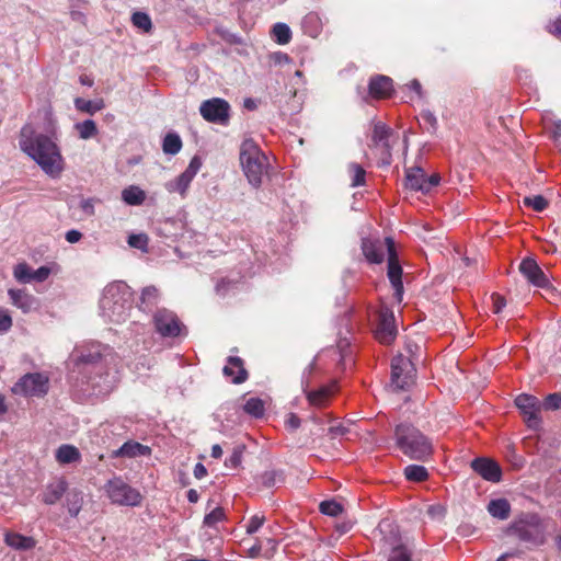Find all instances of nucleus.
Here are the masks:
<instances>
[{"mask_svg": "<svg viewBox=\"0 0 561 561\" xmlns=\"http://www.w3.org/2000/svg\"><path fill=\"white\" fill-rule=\"evenodd\" d=\"M19 147L50 178L64 171V158L58 146L45 134L37 133L30 124L20 130Z\"/></svg>", "mask_w": 561, "mask_h": 561, "instance_id": "f257e3e1", "label": "nucleus"}, {"mask_svg": "<svg viewBox=\"0 0 561 561\" xmlns=\"http://www.w3.org/2000/svg\"><path fill=\"white\" fill-rule=\"evenodd\" d=\"M131 310V291L127 284L116 282L107 285L100 299V314L111 323L125 322Z\"/></svg>", "mask_w": 561, "mask_h": 561, "instance_id": "f03ea898", "label": "nucleus"}, {"mask_svg": "<svg viewBox=\"0 0 561 561\" xmlns=\"http://www.w3.org/2000/svg\"><path fill=\"white\" fill-rule=\"evenodd\" d=\"M394 439L397 447L410 459L426 461L433 454L432 440L412 424L397 425Z\"/></svg>", "mask_w": 561, "mask_h": 561, "instance_id": "7ed1b4c3", "label": "nucleus"}, {"mask_svg": "<svg viewBox=\"0 0 561 561\" xmlns=\"http://www.w3.org/2000/svg\"><path fill=\"white\" fill-rule=\"evenodd\" d=\"M240 163L249 184L259 188L267 171V157L253 139H245L240 147Z\"/></svg>", "mask_w": 561, "mask_h": 561, "instance_id": "20e7f679", "label": "nucleus"}, {"mask_svg": "<svg viewBox=\"0 0 561 561\" xmlns=\"http://www.w3.org/2000/svg\"><path fill=\"white\" fill-rule=\"evenodd\" d=\"M506 534L533 546H541L546 539L541 518L534 513H522L510 524Z\"/></svg>", "mask_w": 561, "mask_h": 561, "instance_id": "39448f33", "label": "nucleus"}, {"mask_svg": "<svg viewBox=\"0 0 561 561\" xmlns=\"http://www.w3.org/2000/svg\"><path fill=\"white\" fill-rule=\"evenodd\" d=\"M111 348L101 343L92 342L80 348H76V365L80 367L82 373L93 371L98 376L104 373V358L110 354Z\"/></svg>", "mask_w": 561, "mask_h": 561, "instance_id": "423d86ee", "label": "nucleus"}, {"mask_svg": "<svg viewBox=\"0 0 561 561\" xmlns=\"http://www.w3.org/2000/svg\"><path fill=\"white\" fill-rule=\"evenodd\" d=\"M154 331L163 339L187 336V328L178 314L169 309H158L152 317Z\"/></svg>", "mask_w": 561, "mask_h": 561, "instance_id": "0eeeda50", "label": "nucleus"}, {"mask_svg": "<svg viewBox=\"0 0 561 561\" xmlns=\"http://www.w3.org/2000/svg\"><path fill=\"white\" fill-rule=\"evenodd\" d=\"M104 490L112 503L122 506H138L142 501V496L138 490L130 486L121 477L110 479Z\"/></svg>", "mask_w": 561, "mask_h": 561, "instance_id": "6e6552de", "label": "nucleus"}, {"mask_svg": "<svg viewBox=\"0 0 561 561\" xmlns=\"http://www.w3.org/2000/svg\"><path fill=\"white\" fill-rule=\"evenodd\" d=\"M48 391V378L39 373H30L21 377L12 387L14 394L43 397Z\"/></svg>", "mask_w": 561, "mask_h": 561, "instance_id": "1a4fd4ad", "label": "nucleus"}, {"mask_svg": "<svg viewBox=\"0 0 561 561\" xmlns=\"http://www.w3.org/2000/svg\"><path fill=\"white\" fill-rule=\"evenodd\" d=\"M230 112V104L221 98L205 100L199 106V113L206 122L222 126H227L229 124Z\"/></svg>", "mask_w": 561, "mask_h": 561, "instance_id": "9d476101", "label": "nucleus"}, {"mask_svg": "<svg viewBox=\"0 0 561 561\" xmlns=\"http://www.w3.org/2000/svg\"><path fill=\"white\" fill-rule=\"evenodd\" d=\"M415 368L413 363L399 354L391 360V383L399 390H404L413 383Z\"/></svg>", "mask_w": 561, "mask_h": 561, "instance_id": "9b49d317", "label": "nucleus"}, {"mask_svg": "<svg viewBox=\"0 0 561 561\" xmlns=\"http://www.w3.org/2000/svg\"><path fill=\"white\" fill-rule=\"evenodd\" d=\"M387 253H388V278L394 289V297L397 301H401L403 297V283H402V267L394 248V242L391 238H386Z\"/></svg>", "mask_w": 561, "mask_h": 561, "instance_id": "f8f14e48", "label": "nucleus"}, {"mask_svg": "<svg viewBox=\"0 0 561 561\" xmlns=\"http://www.w3.org/2000/svg\"><path fill=\"white\" fill-rule=\"evenodd\" d=\"M515 404L523 414L527 426L534 430L539 428L541 424L540 411L543 403L535 396L522 393L516 397Z\"/></svg>", "mask_w": 561, "mask_h": 561, "instance_id": "ddd939ff", "label": "nucleus"}, {"mask_svg": "<svg viewBox=\"0 0 561 561\" xmlns=\"http://www.w3.org/2000/svg\"><path fill=\"white\" fill-rule=\"evenodd\" d=\"M470 466L476 473L489 482L497 483L502 479V469L500 465L491 458H474Z\"/></svg>", "mask_w": 561, "mask_h": 561, "instance_id": "4468645a", "label": "nucleus"}, {"mask_svg": "<svg viewBox=\"0 0 561 561\" xmlns=\"http://www.w3.org/2000/svg\"><path fill=\"white\" fill-rule=\"evenodd\" d=\"M519 272L534 286L547 288L550 285L548 276L533 257H526L520 262Z\"/></svg>", "mask_w": 561, "mask_h": 561, "instance_id": "2eb2a0df", "label": "nucleus"}, {"mask_svg": "<svg viewBox=\"0 0 561 561\" xmlns=\"http://www.w3.org/2000/svg\"><path fill=\"white\" fill-rule=\"evenodd\" d=\"M376 339L382 344H390L396 335L394 316L392 311L383 310L379 313L378 324L375 331Z\"/></svg>", "mask_w": 561, "mask_h": 561, "instance_id": "dca6fc26", "label": "nucleus"}, {"mask_svg": "<svg viewBox=\"0 0 561 561\" xmlns=\"http://www.w3.org/2000/svg\"><path fill=\"white\" fill-rule=\"evenodd\" d=\"M369 95L374 99L390 98L393 92V81L390 77L377 75L368 83Z\"/></svg>", "mask_w": 561, "mask_h": 561, "instance_id": "f3484780", "label": "nucleus"}, {"mask_svg": "<svg viewBox=\"0 0 561 561\" xmlns=\"http://www.w3.org/2000/svg\"><path fill=\"white\" fill-rule=\"evenodd\" d=\"M226 377L230 378L233 383H242L248 378V373L243 367V360L237 356H230L222 369Z\"/></svg>", "mask_w": 561, "mask_h": 561, "instance_id": "a211bd4d", "label": "nucleus"}, {"mask_svg": "<svg viewBox=\"0 0 561 561\" xmlns=\"http://www.w3.org/2000/svg\"><path fill=\"white\" fill-rule=\"evenodd\" d=\"M68 483L65 479H57L48 483L42 493V501L47 505L57 503L66 493Z\"/></svg>", "mask_w": 561, "mask_h": 561, "instance_id": "6ab92c4d", "label": "nucleus"}, {"mask_svg": "<svg viewBox=\"0 0 561 561\" xmlns=\"http://www.w3.org/2000/svg\"><path fill=\"white\" fill-rule=\"evenodd\" d=\"M8 295L12 305L21 309L24 313L32 311L37 306L36 298L23 289H9Z\"/></svg>", "mask_w": 561, "mask_h": 561, "instance_id": "aec40b11", "label": "nucleus"}, {"mask_svg": "<svg viewBox=\"0 0 561 561\" xmlns=\"http://www.w3.org/2000/svg\"><path fill=\"white\" fill-rule=\"evenodd\" d=\"M362 250L365 257L370 263H381L383 261V247L379 242L371 241L369 239H363Z\"/></svg>", "mask_w": 561, "mask_h": 561, "instance_id": "412c9836", "label": "nucleus"}, {"mask_svg": "<svg viewBox=\"0 0 561 561\" xmlns=\"http://www.w3.org/2000/svg\"><path fill=\"white\" fill-rule=\"evenodd\" d=\"M425 175L422 168L416 167L408 169L405 172V186L410 190L424 193Z\"/></svg>", "mask_w": 561, "mask_h": 561, "instance_id": "4be33fe9", "label": "nucleus"}, {"mask_svg": "<svg viewBox=\"0 0 561 561\" xmlns=\"http://www.w3.org/2000/svg\"><path fill=\"white\" fill-rule=\"evenodd\" d=\"M4 542L18 550H30L35 547V540L32 537L11 531L4 535Z\"/></svg>", "mask_w": 561, "mask_h": 561, "instance_id": "5701e85b", "label": "nucleus"}, {"mask_svg": "<svg viewBox=\"0 0 561 561\" xmlns=\"http://www.w3.org/2000/svg\"><path fill=\"white\" fill-rule=\"evenodd\" d=\"M489 514L500 520H505L511 514V504L506 499L491 500L488 504Z\"/></svg>", "mask_w": 561, "mask_h": 561, "instance_id": "b1692460", "label": "nucleus"}, {"mask_svg": "<svg viewBox=\"0 0 561 561\" xmlns=\"http://www.w3.org/2000/svg\"><path fill=\"white\" fill-rule=\"evenodd\" d=\"M159 290L154 286H147L142 289L138 308L145 312L150 311L159 301Z\"/></svg>", "mask_w": 561, "mask_h": 561, "instance_id": "393cba45", "label": "nucleus"}, {"mask_svg": "<svg viewBox=\"0 0 561 561\" xmlns=\"http://www.w3.org/2000/svg\"><path fill=\"white\" fill-rule=\"evenodd\" d=\"M122 199L129 206H139L146 199V192L137 185H129L122 191Z\"/></svg>", "mask_w": 561, "mask_h": 561, "instance_id": "a878e982", "label": "nucleus"}, {"mask_svg": "<svg viewBox=\"0 0 561 561\" xmlns=\"http://www.w3.org/2000/svg\"><path fill=\"white\" fill-rule=\"evenodd\" d=\"M81 458L80 451L72 445H61L56 450V460L61 465L78 462Z\"/></svg>", "mask_w": 561, "mask_h": 561, "instance_id": "bb28decb", "label": "nucleus"}, {"mask_svg": "<svg viewBox=\"0 0 561 561\" xmlns=\"http://www.w3.org/2000/svg\"><path fill=\"white\" fill-rule=\"evenodd\" d=\"M75 106L80 112L93 115L96 112L103 110L105 107V103L102 99L84 100L82 98H77L75 99Z\"/></svg>", "mask_w": 561, "mask_h": 561, "instance_id": "cd10ccee", "label": "nucleus"}, {"mask_svg": "<svg viewBox=\"0 0 561 561\" xmlns=\"http://www.w3.org/2000/svg\"><path fill=\"white\" fill-rule=\"evenodd\" d=\"M182 139L175 131L168 133L162 141V150L165 154L174 156L182 149Z\"/></svg>", "mask_w": 561, "mask_h": 561, "instance_id": "c85d7f7f", "label": "nucleus"}, {"mask_svg": "<svg viewBox=\"0 0 561 561\" xmlns=\"http://www.w3.org/2000/svg\"><path fill=\"white\" fill-rule=\"evenodd\" d=\"M257 482L262 486L271 489L284 482V473L280 470H267L260 474Z\"/></svg>", "mask_w": 561, "mask_h": 561, "instance_id": "c756f323", "label": "nucleus"}, {"mask_svg": "<svg viewBox=\"0 0 561 561\" xmlns=\"http://www.w3.org/2000/svg\"><path fill=\"white\" fill-rule=\"evenodd\" d=\"M149 448L136 442L125 443L115 454L122 457H137L148 453Z\"/></svg>", "mask_w": 561, "mask_h": 561, "instance_id": "7c9ffc66", "label": "nucleus"}, {"mask_svg": "<svg viewBox=\"0 0 561 561\" xmlns=\"http://www.w3.org/2000/svg\"><path fill=\"white\" fill-rule=\"evenodd\" d=\"M226 519L227 515L225 510L220 506H217L204 516L203 526L213 529H218L217 525L219 523L225 522Z\"/></svg>", "mask_w": 561, "mask_h": 561, "instance_id": "2f4dec72", "label": "nucleus"}, {"mask_svg": "<svg viewBox=\"0 0 561 561\" xmlns=\"http://www.w3.org/2000/svg\"><path fill=\"white\" fill-rule=\"evenodd\" d=\"M404 477L409 481L422 482L428 477V472L425 467L421 465H409L404 469Z\"/></svg>", "mask_w": 561, "mask_h": 561, "instance_id": "473e14b6", "label": "nucleus"}, {"mask_svg": "<svg viewBox=\"0 0 561 561\" xmlns=\"http://www.w3.org/2000/svg\"><path fill=\"white\" fill-rule=\"evenodd\" d=\"M272 34L275 38V42L279 45H286L291 39V31L290 27L285 23H276L272 28Z\"/></svg>", "mask_w": 561, "mask_h": 561, "instance_id": "72a5a7b5", "label": "nucleus"}, {"mask_svg": "<svg viewBox=\"0 0 561 561\" xmlns=\"http://www.w3.org/2000/svg\"><path fill=\"white\" fill-rule=\"evenodd\" d=\"M306 393H307V399H308V401H309V403L311 405L317 407V408H321L328 401L331 391L327 387H321L318 390L308 391Z\"/></svg>", "mask_w": 561, "mask_h": 561, "instance_id": "f704fd0d", "label": "nucleus"}, {"mask_svg": "<svg viewBox=\"0 0 561 561\" xmlns=\"http://www.w3.org/2000/svg\"><path fill=\"white\" fill-rule=\"evenodd\" d=\"M392 130L381 122H378L374 125L371 141L374 146H379V144L388 141L391 136Z\"/></svg>", "mask_w": 561, "mask_h": 561, "instance_id": "c9c22d12", "label": "nucleus"}, {"mask_svg": "<svg viewBox=\"0 0 561 561\" xmlns=\"http://www.w3.org/2000/svg\"><path fill=\"white\" fill-rule=\"evenodd\" d=\"M76 129L78 130L79 136L82 139H90L98 134L96 124L92 119H85L81 123H77Z\"/></svg>", "mask_w": 561, "mask_h": 561, "instance_id": "e433bc0d", "label": "nucleus"}, {"mask_svg": "<svg viewBox=\"0 0 561 561\" xmlns=\"http://www.w3.org/2000/svg\"><path fill=\"white\" fill-rule=\"evenodd\" d=\"M348 171L352 174V186H362L366 183V172L358 163H350Z\"/></svg>", "mask_w": 561, "mask_h": 561, "instance_id": "4c0bfd02", "label": "nucleus"}, {"mask_svg": "<svg viewBox=\"0 0 561 561\" xmlns=\"http://www.w3.org/2000/svg\"><path fill=\"white\" fill-rule=\"evenodd\" d=\"M244 411L254 417H261L264 414V403L259 398H250L244 404Z\"/></svg>", "mask_w": 561, "mask_h": 561, "instance_id": "58836bf2", "label": "nucleus"}, {"mask_svg": "<svg viewBox=\"0 0 561 561\" xmlns=\"http://www.w3.org/2000/svg\"><path fill=\"white\" fill-rule=\"evenodd\" d=\"M191 182L192 181L190 179L181 173L173 182L168 183L167 188L169 192H178L181 195H184Z\"/></svg>", "mask_w": 561, "mask_h": 561, "instance_id": "ea45409f", "label": "nucleus"}, {"mask_svg": "<svg viewBox=\"0 0 561 561\" xmlns=\"http://www.w3.org/2000/svg\"><path fill=\"white\" fill-rule=\"evenodd\" d=\"M127 243L130 248L148 252L149 238L146 233H133L128 237Z\"/></svg>", "mask_w": 561, "mask_h": 561, "instance_id": "a19ab883", "label": "nucleus"}, {"mask_svg": "<svg viewBox=\"0 0 561 561\" xmlns=\"http://www.w3.org/2000/svg\"><path fill=\"white\" fill-rule=\"evenodd\" d=\"M319 510L324 515L335 517L343 512V506L339 502L330 500L321 502Z\"/></svg>", "mask_w": 561, "mask_h": 561, "instance_id": "79ce46f5", "label": "nucleus"}, {"mask_svg": "<svg viewBox=\"0 0 561 561\" xmlns=\"http://www.w3.org/2000/svg\"><path fill=\"white\" fill-rule=\"evenodd\" d=\"M375 147L380 150L378 165L379 167L390 165L391 161H392V154H391L392 146L390 145L389 140L381 142V144H379V146H375Z\"/></svg>", "mask_w": 561, "mask_h": 561, "instance_id": "37998d69", "label": "nucleus"}, {"mask_svg": "<svg viewBox=\"0 0 561 561\" xmlns=\"http://www.w3.org/2000/svg\"><path fill=\"white\" fill-rule=\"evenodd\" d=\"M131 22L136 27L145 32H149L152 27L151 19L145 12H135L131 15Z\"/></svg>", "mask_w": 561, "mask_h": 561, "instance_id": "c03bdc74", "label": "nucleus"}, {"mask_svg": "<svg viewBox=\"0 0 561 561\" xmlns=\"http://www.w3.org/2000/svg\"><path fill=\"white\" fill-rule=\"evenodd\" d=\"M523 203L525 206L531 207L536 211H542L548 206V201L542 195L526 196Z\"/></svg>", "mask_w": 561, "mask_h": 561, "instance_id": "a18cd8bd", "label": "nucleus"}, {"mask_svg": "<svg viewBox=\"0 0 561 561\" xmlns=\"http://www.w3.org/2000/svg\"><path fill=\"white\" fill-rule=\"evenodd\" d=\"M14 277L18 282L27 284L32 282V268L26 263H19L14 267Z\"/></svg>", "mask_w": 561, "mask_h": 561, "instance_id": "49530a36", "label": "nucleus"}, {"mask_svg": "<svg viewBox=\"0 0 561 561\" xmlns=\"http://www.w3.org/2000/svg\"><path fill=\"white\" fill-rule=\"evenodd\" d=\"M388 561H411V552L399 545L391 550Z\"/></svg>", "mask_w": 561, "mask_h": 561, "instance_id": "de8ad7c7", "label": "nucleus"}, {"mask_svg": "<svg viewBox=\"0 0 561 561\" xmlns=\"http://www.w3.org/2000/svg\"><path fill=\"white\" fill-rule=\"evenodd\" d=\"M202 164H203L202 163V159L198 156H194L191 159V161L188 163V167L185 169L184 172H182V174L185 175L191 181H193V179L195 178V175L197 174V172L202 168Z\"/></svg>", "mask_w": 561, "mask_h": 561, "instance_id": "09e8293b", "label": "nucleus"}, {"mask_svg": "<svg viewBox=\"0 0 561 561\" xmlns=\"http://www.w3.org/2000/svg\"><path fill=\"white\" fill-rule=\"evenodd\" d=\"M543 408L546 410H561V392L550 393L543 401Z\"/></svg>", "mask_w": 561, "mask_h": 561, "instance_id": "8fccbe9b", "label": "nucleus"}, {"mask_svg": "<svg viewBox=\"0 0 561 561\" xmlns=\"http://www.w3.org/2000/svg\"><path fill=\"white\" fill-rule=\"evenodd\" d=\"M243 446H237L229 458L225 461L226 467L236 469L242 461Z\"/></svg>", "mask_w": 561, "mask_h": 561, "instance_id": "3c124183", "label": "nucleus"}, {"mask_svg": "<svg viewBox=\"0 0 561 561\" xmlns=\"http://www.w3.org/2000/svg\"><path fill=\"white\" fill-rule=\"evenodd\" d=\"M420 118H421L422 123L427 126L428 130L435 131L437 129V125H438L437 118L434 115V113H432L431 111H428V110L422 111L420 114Z\"/></svg>", "mask_w": 561, "mask_h": 561, "instance_id": "603ef678", "label": "nucleus"}, {"mask_svg": "<svg viewBox=\"0 0 561 561\" xmlns=\"http://www.w3.org/2000/svg\"><path fill=\"white\" fill-rule=\"evenodd\" d=\"M265 516L255 514L250 517L248 524H247V533L248 534H254L256 533L264 524Z\"/></svg>", "mask_w": 561, "mask_h": 561, "instance_id": "864d4df0", "label": "nucleus"}, {"mask_svg": "<svg viewBox=\"0 0 561 561\" xmlns=\"http://www.w3.org/2000/svg\"><path fill=\"white\" fill-rule=\"evenodd\" d=\"M50 274V268L41 266L37 270H32V282H44Z\"/></svg>", "mask_w": 561, "mask_h": 561, "instance_id": "5fc2aeb1", "label": "nucleus"}, {"mask_svg": "<svg viewBox=\"0 0 561 561\" xmlns=\"http://www.w3.org/2000/svg\"><path fill=\"white\" fill-rule=\"evenodd\" d=\"M491 299H492V311L494 313H500L503 310V308L506 306L505 298L499 294H492Z\"/></svg>", "mask_w": 561, "mask_h": 561, "instance_id": "6e6d98bb", "label": "nucleus"}, {"mask_svg": "<svg viewBox=\"0 0 561 561\" xmlns=\"http://www.w3.org/2000/svg\"><path fill=\"white\" fill-rule=\"evenodd\" d=\"M12 327V318L11 316L4 311L0 310V333L8 332Z\"/></svg>", "mask_w": 561, "mask_h": 561, "instance_id": "4d7b16f0", "label": "nucleus"}, {"mask_svg": "<svg viewBox=\"0 0 561 561\" xmlns=\"http://www.w3.org/2000/svg\"><path fill=\"white\" fill-rule=\"evenodd\" d=\"M80 208L87 216L94 215V199L93 198L81 199Z\"/></svg>", "mask_w": 561, "mask_h": 561, "instance_id": "13d9d810", "label": "nucleus"}, {"mask_svg": "<svg viewBox=\"0 0 561 561\" xmlns=\"http://www.w3.org/2000/svg\"><path fill=\"white\" fill-rule=\"evenodd\" d=\"M285 425L290 431L297 430L300 426V419H299V416L297 414H295V413H289L287 415L286 421H285Z\"/></svg>", "mask_w": 561, "mask_h": 561, "instance_id": "bf43d9fd", "label": "nucleus"}, {"mask_svg": "<svg viewBox=\"0 0 561 561\" xmlns=\"http://www.w3.org/2000/svg\"><path fill=\"white\" fill-rule=\"evenodd\" d=\"M439 180L438 174H432L431 176L425 175L424 193H428L434 186L438 185Z\"/></svg>", "mask_w": 561, "mask_h": 561, "instance_id": "052dcab7", "label": "nucleus"}, {"mask_svg": "<svg viewBox=\"0 0 561 561\" xmlns=\"http://www.w3.org/2000/svg\"><path fill=\"white\" fill-rule=\"evenodd\" d=\"M65 238L69 243H76L82 238V233L79 230L71 229L66 232Z\"/></svg>", "mask_w": 561, "mask_h": 561, "instance_id": "680f3d73", "label": "nucleus"}, {"mask_svg": "<svg viewBox=\"0 0 561 561\" xmlns=\"http://www.w3.org/2000/svg\"><path fill=\"white\" fill-rule=\"evenodd\" d=\"M548 31L557 37H561V18H558L549 26Z\"/></svg>", "mask_w": 561, "mask_h": 561, "instance_id": "e2e57ef3", "label": "nucleus"}, {"mask_svg": "<svg viewBox=\"0 0 561 561\" xmlns=\"http://www.w3.org/2000/svg\"><path fill=\"white\" fill-rule=\"evenodd\" d=\"M207 474V470L204 465L201 462L196 463L194 467V477L196 479H203Z\"/></svg>", "mask_w": 561, "mask_h": 561, "instance_id": "0e129e2a", "label": "nucleus"}, {"mask_svg": "<svg viewBox=\"0 0 561 561\" xmlns=\"http://www.w3.org/2000/svg\"><path fill=\"white\" fill-rule=\"evenodd\" d=\"M409 89L414 91L419 96L422 95V85L417 79H413L409 84Z\"/></svg>", "mask_w": 561, "mask_h": 561, "instance_id": "69168bd1", "label": "nucleus"}, {"mask_svg": "<svg viewBox=\"0 0 561 561\" xmlns=\"http://www.w3.org/2000/svg\"><path fill=\"white\" fill-rule=\"evenodd\" d=\"M353 524L351 522H344L336 525V530L342 535L351 530Z\"/></svg>", "mask_w": 561, "mask_h": 561, "instance_id": "338daca9", "label": "nucleus"}, {"mask_svg": "<svg viewBox=\"0 0 561 561\" xmlns=\"http://www.w3.org/2000/svg\"><path fill=\"white\" fill-rule=\"evenodd\" d=\"M243 106H244V108H247L249 111H254L257 107V102L254 99L247 98L243 101Z\"/></svg>", "mask_w": 561, "mask_h": 561, "instance_id": "774afa93", "label": "nucleus"}]
</instances>
